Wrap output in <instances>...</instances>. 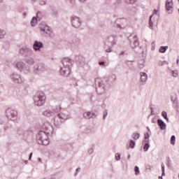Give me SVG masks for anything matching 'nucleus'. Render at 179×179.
Listing matches in <instances>:
<instances>
[{"mask_svg": "<svg viewBox=\"0 0 179 179\" xmlns=\"http://www.w3.org/2000/svg\"><path fill=\"white\" fill-rule=\"evenodd\" d=\"M117 77L114 74H111L108 77L101 79L100 78H96L94 80L95 89L97 94L101 96L102 94H106V92L111 87L113 82H115Z\"/></svg>", "mask_w": 179, "mask_h": 179, "instance_id": "obj_1", "label": "nucleus"}, {"mask_svg": "<svg viewBox=\"0 0 179 179\" xmlns=\"http://www.w3.org/2000/svg\"><path fill=\"white\" fill-rule=\"evenodd\" d=\"M42 129L43 131H40L36 134V141H38V145L47 146V145L50 144V138L48 136H50V134L54 132V128L50 122H46L42 125Z\"/></svg>", "mask_w": 179, "mask_h": 179, "instance_id": "obj_2", "label": "nucleus"}, {"mask_svg": "<svg viewBox=\"0 0 179 179\" xmlns=\"http://www.w3.org/2000/svg\"><path fill=\"white\" fill-rule=\"evenodd\" d=\"M62 64L63 67L60 68V74L62 76H69V75H71V68H72L73 61L69 57H65L62 59Z\"/></svg>", "mask_w": 179, "mask_h": 179, "instance_id": "obj_3", "label": "nucleus"}, {"mask_svg": "<svg viewBox=\"0 0 179 179\" xmlns=\"http://www.w3.org/2000/svg\"><path fill=\"white\" fill-rule=\"evenodd\" d=\"M45 94L41 91H39L36 92L34 96V103L35 106L41 107V106H43V104L45 103Z\"/></svg>", "mask_w": 179, "mask_h": 179, "instance_id": "obj_4", "label": "nucleus"}, {"mask_svg": "<svg viewBox=\"0 0 179 179\" xmlns=\"http://www.w3.org/2000/svg\"><path fill=\"white\" fill-rule=\"evenodd\" d=\"M13 65L15 68L18 69V71H20V72H24L25 73L30 72V67L27 66L26 64L22 61H15L14 62Z\"/></svg>", "mask_w": 179, "mask_h": 179, "instance_id": "obj_5", "label": "nucleus"}, {"mask_svg": "<svg viewBox=\"0 0 179 179\" xmlns=\"http://www.w3.org/2000/svg\"><path fill=\"white\" fill-rule=\"evenodd\" d=\"M39 29L46 37H54V32L51 31V29L47 24L44 23L40 24Z\"/></svg>", "mask_w": 179, "mask_h": 179, "instance_id": "obj_6", "label": "nucleus"}, {"mask_svg": "<svg viewBox=\"0 0 179 179\" xmlns=\"http://www.w3.org/2000/svg\"><path fill=\"white\" fill-rule=\"evenodd\" d=\"M6 115L9 121H16L17 120V110L8 108L6 110Z\"/></svg>", "mask_w": 179, "mask_h": 179, "instance_id": "obj_7", "label": "nucleus"}, {"mask_svg": "<svg viewBox=\"0 0 179 179\" xmlns=\"http://www.w3.org/2000/svg\"><path fill=\"white\" fill-rule=\"evenodd\" d=\"M128 40L130 43V46L131 47V48H137V47H139L138 36L131 34L130 36H128Z\"/></svg>", "mask_w": 179, "mask_h": 179, "instance_id": "obj_8", "label": "nucleus"}, {"mask_svg": "<svg viewBox=\"0 0 179 179\" xmlns=\"http://www.w3.org/2000/svg\"><path fill=\"white\" fill-rule=\"evenodd\" d=\"M45 71V64L43 63H37L34 66V72L36 75H40V73H43Z\"/></svg>", "mask_w": 179, "mask_h": 179, "instance_id": "obj_9", "label": "nucleus"}, {"mask_svg": "<svg viewBox=\"0 0 179 179\" xmlns=\"http://www.w3.org/2000/svg\"><path fill=\"white\" fill-rule=\"evenodd\" d=\"M71 23L74 29H80L82 27V21H80V18L76 16L71 17Z\"/></svg>", "mask_w": 179, "mask_h": 179, "instance_id": "obj_10", "label": "nucleus"}, {"mask_svg": "<svg viewBox=\"0 0 179 179\" xmlns=\"http://www.w3.org/2000/svg\"><path fill=\"white\" fill-rule=\"evenodd\" d=\"M115 24L119 29H125L128 26V21L125 18H117L115 22Z\"/></svg>", "mask_w": 179, "mask_h": 179, "instance_id": "obj_11", "label": "nucleus"}, {"mask_svg": "<svg viewBox=\"0 0 179 179\" xmlns=\"http://www.w3.org/2000/svg\"><path fill=\"white\" fill-rule=\"evenodd\" d=\"M20 54L22 57H31L33 55V50L27 46H23L20 49Z\"/></svg>", "mask_w": 179, "mask_h": 179, "instance_id": "obj_12", "label": "nucleus"}, {"mask_svg": "<svg viewBox=\"0 0 179 179\" xmlns=\"http://www.w3.org/2000/svg\"><path fill=\"white\" fill-rule=\"evenodd\" d=\"M10 78L14 83H23V81L24 80L22 76H20V74L17 73H13L10 74Z\"/></svg>", "mask_w": 179, "mask_h": 179, "instance_id": "obj_13", "label": "nucleus"}, {"mask_svg": "<svg viewBox=\"0 0 179 179\" xmlns=\"http://www.w3.org/2000/svg\"><path fill=\"white\" fill-rule=\"evenodd\" d=\"M118 41V37L116 35H110L107 38V40L105 43H108L111 47H114Z\"/></svg>", "mask_w": 179, "mask_h": 179, "instance_id": "obj_14", "label": "nucleus"}, {"mask_svg": "<svg viewBox=\"0 0 179 179\" xmlns=\"http://www.w3.org/2000/svg\"><path fill=\"white\" fill-rule=\"evenodd\" d=\"M44 48V44L41 41H35L33 45V49L34 51H40L41 48Z\"/></svg>", "mask_w": 179, "mask_h": 179, "instance_id": "obj_15", "label": "nucleus"}, {"mask_svg": "<svg viewBox=\"0 0 179 179\" xmlns=\"http://www.w3.org/2000/svg\"><path fill=\"white\" fill-rule=\"evenodd\" d=\"M57 117L64 122L66 120H69L71 118V115L68 113L64 112L57 114Z\"/></svg>", "mask_w": 179, "mask_h": 179, "instance_id": "obj_16", "label": "nucleus"}, {"mask_svg": "<svg viewBox=\"0 0 179 179\" xmlns=\"http://www.w3.org/2000/svg\"><path fill=\"white\" fill-rule=\"evenodd\" d=\"M43 115H44V117H54V115H55V113L54 112V110L47 109L43 112Z\"/></svg>", "mask_w": 179, "mask_h": 179, "instance_id": "obj_17", "label": "nucleus"}, {"mask_svg": "<svg viewBox=\"0 0 179 179\" xmlns=\"http://www.w3.org/2000/svg\"><path fill=\"white\" fill-rule=\"evenodd\" d=\"M62 122H64V120L59 119L58 116L54 118V125L56 128H59Z\"/></svg>", "mask_w": 179, "mask_h": 179, "instance_id": "obj_18", "label": "nucleus"}, {"mask_svg": "<svg viewBox=\"0 0 179 179\" xmlns=\"http://www.w3.org/2000/svg\"><path fill=\"white\" fill-rule=\"evenodd\" d=\"M113 47L114 46H111L108 43L105 42L103 48L106 52H113Z\"/></svg>", "mask_w": 179, "mask_h": 179, "instance_id": "obj_19", "label": "nucleus"}, {"mask_svg": "<svg viewBox=\"0 0 179 179\" xmlns=\"http://www.w3.org/2000/svg\"><path fill=\"white\" fill-rule=\"evenodd\" d=\"M83 117L85 120H90V118H93L94 117V113L88 111L83 113Z\"/></svg>", "mask_w": 179, "mask_h": 179, "instance_id": "obj_20", "label": "nucleus"}, {"mask_svg": "<svg viewBox=\"0 0 179 179\" xmlns=\"http://www.w3.org/2000/svg\"><path fill=\"white\" fill-rule=\"evenodd\" d=\"M157 124L160 129L162 130L166 129V123H164V122L162 119L157 120Z\"/></svg>", "mask_w": 179, "mask_h": 179, "instance_id": "obj_21", "label": "nucleus"}, {"mask_svg": "<svg viewBox=\"0 0 179 179\" xmlns=\"http://www.w3.org/2000/svg\"><path fill=\"white\" fill-rule=\"evenodd\" d=\"M166 10H171L173 8V0H166Z\"/></svg>", "mask_w": 179, "mask_h": 179, "instance_id": "obj_22", "label": "nucleus"}, {"mask_svg": "<svg viewBox=\"0 0 179 179\" xmlns=\"http://www.w3.org/2000/svg\"><path fill=\"white\" fill-rule=\"evenodd\" d=\"M140 76H141V82H146L148 80V74L145 72H141L140 73Z\"/></svg>", "mask_w": 179, "mask_h": 179, "instance_id": "obj_23", "label": "nucleus"}, {"mask_svg": "<svg viewBox=\"0 0 179 179\" xmlns=\"http://www.w3.org/2000/svg\"><path fill=\"white\" fill-rule=\"evenodd\" d=\"M24 62L27 65H34V59L31 57H27L24 59Z\"/></svg>", "mask_w": 179, "mask_h": 179, "instance_id": "obj_24", "label": "nucleus"}, {"mask_svg": "<svg viewBox=\"0 0 179 179\" xmlns=\"http://www.w3.org/2000/svg\"><path fill=\"white\" fill-rule=\"evenodd\" d=\"M138 68H140V69L145 68V59L143 57L138 60Z\"/></svg>", "mask_w": 179, "mask_h": 179, "instance_id": "obj_25", "label": "nucleus"}, {"mask_svg": "<svg viewBox=\"0 0 179 179\" xmlns=\"http://www.w3.org/2000/svg\"><path fill=\"white\" fill-rule=\"evenodd\" d=\"M161 166H162V176H159L158 178L159 179H163V177L166 176V169L164 166V163H162Z\"/></svg>", "mask_w": 179, "mask_h": 179, "instance_id": "obj_26", "label": "nucleus"}, {"mask_svg": "<svg viewBox=\"0 0 179 179\" xmlns=\"http://www.w3.org/2000/svg\"><path fill=\"white\" fill-rule=\"evenodd\" d=\"M38 19L36 17H33L31 20L30 24L32 27H34L37 24Z\"/></svg>", "mask_w": 179, "mask_h": 179, "instance_id": "obj_27", "label": "nucleus"}, {"mask_svg": "<svg viewBox=\"0 0 179 179\" xmlns=\"http://www.w3.org/2000/svg\"><path fill=\"white\" fill-rule=\"evenodd\" d=\"M80 44V41L79 39H74L71 43V47H78Z\"/></svg>", "mask_w": 179, "mask_h": 179, "instance_id": "obj_28", "label": "nucleus"}, {"mask_svg": "<svg viewBox=\"0 0 179 179\" xmlns=\"http://www.w3.org/2000/svg\"><path fill=\"white\" fill-rule=\"evenodd\" d=\"M131 138L136 141L138 138H141V134L134 132L131 134Z\"/></svg>", "mask_w": 179, "mask_h": 179, "instance_id": "obj_29", "label": "nucleus"}, {"mask_svg": "<svg viewBox=\"0 0 179 179\" xmlns=\"http://www.w3.org/2000/svg\"><path fill=\"white\" fill-rule=\"evenodd\" d=\"M61 105L56 106L55 108H53L52 110L54 113H59V111H61L62 110Z\"/></svg>", "mask_w": 179, "mask_h": 179, "instance_id": "obj_30", "label": "nucleus"}, {"mask_svg": "<svg viewBox=\"0 0 179 179\" xmlns=\"http://www.w3.org/2000/svg\"><path fill=\"white\" fill-rule=\"evenodd\" d=\"M169 48V46H161L159 49V52L164 53L166 51H167V49Z\"/></svg>", "mask_w": 179, "mask_h": 179, "instance_id": "obj_31", "label": "nucleus"}, {"mask_svg": "<svg viewBox=\"0 0 179 179\" xmlns=\"http://www.w3.org/2000/svg\"><path fill=\"white\" fill-rule=\"evenodd\" d=\"M5 34H6V31L0 29V39L3 38L5 37Z\"/></svg>", "mask_w": 179, "mask_h": 179, "instance_id": "obj_32", "label": "nucleus"}, {"mask_svg": "<svg viewBox=\"0 0 179 179\" xmlns=\"http://www.w3.org/2000/svg\"><path fill=\"white\" fill-rule=\"evenodd\" d=\"M162 116L163 117V118H164V120H166L167 121V122H169V117H167V112L162 111Z\"/></svg>", "mask_w": 179, "mask_h": 179, "instance_id": "obj_33", "label": "nucleus"}, {"mask_svg": "<svg viewBox=\"0 0 179 179\" xmlns=\"http://www.w3.org/2000/svg\"><path fill=\"white\" fill-rule=\"evenodd\" d=\"M134 171H135V176H139L141 174V171H139V166H135Z\"/></svg>", "mask_w": 179, "mask_h": 179, "instance_id": "obj_34", "label": "nucleus"}, {"mask_svg": "<svg viewBox=\"0 0 179 179\" xmlns=\"http://www.w3.org/2000/svg\"><path fill=\"white\" fill-rule=\"evenodd\" d=\"M149 148H150V145L149 144V143H146L143 145V150H144V152H148L149 150Z\"/></svg>", "mask_w": 179, "mask_h": 179, "instance_id": "obj_35", "label": "nucleus"}, {"mask_svg": "<svg viewBox=\"0 0 179 179\" xmlns=\"http://www.w3.org/2000/svg\"><path fill=\"white\" fill-rule=\"evenodd\" d=\"M171 75L172 76H173V78H177V76H178V71H177V70L171 71Z\"/></svg>", "mask_w": 179, "mask_h": 179, "instance_id": "obj_36", "label": "nucleus"}, {"mask_svg": "<svg viewBox=\"0 0 179 179\" xmlns=\"http://www.w3.org/2000/svg\"><path fill=\"white\" fill-rule=\"evenodd\" d=\"M135 145H136V143H135V141L131 139L129 141V146L131 149H134V148H135Z\"/></svg>", "mask_w": 179, "mask_h": 179, "instance_id": "obj_37", "label": "nucleus"}, {"mask_svg": "<svg viewBox=\"0 0 179 179\" xmlns=\"http://www.w3.org/2000/svg\"><path fill=\"white\" fill-rule=\"evenodd\" d=\"M42 17H43L42 13L40 11H38V13L36 14V19L40 21V20H41Z\"/></svg>", "mask_w": 179, "mask_h": 179, "instance_id": "obj_38", "label": "nucleus"}, {"mask_svg": "<svg viewBox=\"0 0 179 179\" xmlns=\"http://www.w3.org/2000/svg\"><path fill=\"white\" fill-rule=\"evenodd\" d=\"M103 120H106V118H107V115H108V112L107 111V109L103 110Z\"/></svg>", "mask_w": 179, "mask_h": 179, "instance_id": "obj_39", "label": "nucleus"}, {"mask_svg": "<svg viewBox=\"0 0 179 179\" xmlns=\"http://www.w3.org/2000/svg\"><path fill=\"white\" fill-rule=\"evenodd\" d=\"M152 17H153V15H150L149 17V26L150 29L153 27V21H152Z\"/></svg>", "mask_w": 179, "mask_h": 179, "instance_id": "obj_40", "label": "nucleus"}, {"mask_svg": "<svg viewBox=\"0 0 179 179\" xmlns=\"http://www.w3.org/2000/svg\"><path fill=\"white\" fill-rule=\"evenodd\" d=\"M171 145H176V136H174V135L171 136Z\"/></svg>", "mask_w": 179, "mask_h": 179, "instance_id": "obj_41", "label": "nucleus"}, {"mask_svg": "<svg viewBox=\"0 0 179 179\" xmlns=\"http://www.w3.org/2000/svg\"><path fill=\"white\" fill-rule=\"evenodd\" d=\"M124 2L127 4H132V3H135L136 0H124Z\"/></svg>", "mask_w": 179, "mask_h": 179, "instance_id": "obj_42", "label": "nucleus"}, {"mask_svg": "<svg viewBox=\"0 0 179 179\" xmlns=\"http://www.w3.org/2000/svg\"><path fill=\"white\" fill-rule=\"evenodd\" d=\"M115 159L117 160V162L121 160V155L120 153H116L115 155Z\"/></svg>", "mask_w": 179, "mask_h": 179, "instance_id": "obj_43", "label": "nucleus"}, {"mask_svg": "<svg viewBox=\"0 0 179 179\" xmlns=\"http://www.w3.org/2000/svg\"><path fill=\"white\" fill-rule=\"evenodd\" d=\"M93 152H94V148H90L88 149L89 155H92Z\"/></svg>", "mask_w": 179, "mask_h": 179, "instance_id": "obj_44", "label": "nucleus"}, {"mask_svg": "<svg viewBox=\"0 0 179 179\" xmlns=\"http://www.w3.org/2000/svg\"><path fill=\"white\" fill-rule=\"evenodd\" d=\"M40 5H45L47 3V0H39Z\"/></svg>", "mask_w": 179, "mask_h": 179, "instance_id": "obj_45", "label": "nucleus"}, {"mask_svg": "<svg viewBox=\"0 0 179 179\" xmlns=\"http://www.w3.org/2000/svg\"><path fill=\"white\" fill-rule=\"evenodd\" d=\"M80 171V167H78L76 169V173H74V177H76L78 176V173Z\"/></svg>", "mask_w": 179, "mask_h": 179, "instance_id": "obj_46", "label": "nucleus"}, {"mask_svg": "<svg viewBox=\"0 0 179 179\" xmlns=\"http://www.w3.org/2000/svg\"><path fill=\"white\" fill-rule=\"evenodd\" d=\"M166 164L168 167H170V166H171V159H170V157H168V161Z\"/></svg>", "mask_w": 179, "mask_h": 179, "instance_id": "obj_47", "label": "nucleus"}, {"mask_svg": "<svg viewBox=\"0 0 179 179\" xmlns=\"http://www.w3.org/2000/svg\"><path fill=\"white\" fill-rule=\"evenodd\" d=\"M52 15H54V16H56V15H58V11L57 10L52 9Z\"/></svg>", "mask_w": 179, "mask_h": 179, "instance_id": "obj_48", "label": "nucleus"}, {"mask_svg": "<svg viewBox=\"0 0 179 179\" xmlns=\"http://www.w3.org/2000/svg\"><path fill=\"white\" fill-rule=\"evenodd\" d=\"M98 64L100 66H104L106 65L105 62H99Z\"/></svg>", "mask_w": 179, "mask_h": 179, "instance_id": "obj_49", "label": "nucleus"}, {"mask_svg": "<svg viewBox=\"0 0 179 179\" xmlns=\"http://www.w3.org/2000/svg\"><path fill=\"white\" fill-rule=\"evenodd\" d=\"M169 62L167 61L161 62V66H163V65H167Z\"/></svg>", "mask_w": 179, "mask_h": 179, "instance_id": "obj_50", "label": "nucleus"}, {"mask_svg": "<svg viewBox=\"0 0 179 179\" xmlns=\"http://www.w3.org/2000/svg\"><path fill=\"white\" fill-rule=\"evenodd\" d=\"M149 133L148 132L144 134L145 139H149Z\"/></svg>", "mask_w": 179, "mask_h": 179, "instance_id": "obj_51", "label": "nucleus"}, {"mask_svg": "<svg viewBox=\"0 0 179 179\" xmlns=\"http://www.w3.org/2000/svg\"><path fill=\"white\" fill-rule=\"evenodd\" d=\"M85 132H86V134H91V132H92V131L91 129L87 128V129H86Z\"/></svg>", "mask_w": 179, "mask_h": 179, "instance_id": "obj_52", "label": "nucleus"}, {"mask_svg": "<svg viewBox=\"0 0 179 179\" xmlns=\"http://www.w3.org/2000/svg\"><path fill=\"white\" fill-rule=\"evenodd\" d=\"M3 124V120H2V117L0 116V125H2Z\"/></svg>", "mask_w": 179, "mask_h": 179, "instance_id": "obj_53", "label": "nucleus"}, {"mask_svg": "<svg viewBox=\"0 0 179 179\" xmlns=\"http://www.w3.org/2000/svg\"><path fill=\"white\" fill-rule=\"evenodd\" d=\"M32 156H33V152H31L29 157V160H31Z\"/></svg>", "mask_w": 179, "mask_h": 179, "instance_id": "obj_54", "label": "nucleus"}, {"mask_svg": "<svg viewBox=\"0 0 179 179\" xmlns=\"http://www.w3.org/2000/svg\"><path fill=\"white\" fill-rule=\"evenodd\" d=\"M153 15H157V10H156V9L154 10L152 16H153Z\"/></svg>", "mask_w": 179, "mask_h": 179, "instance_id": "obj_55", "label": "nucleus"}, {"mask_svg": "<svg viewBox=\"0 0 179 179\" xmlns=\"http://www.w3.org/2000/svg\"><path fill=\"white\" fill-rule=\"evenodd\" d=\"M151 110V115H155V113H153V108H150Z\"/></svg>", "mask_w": 179, "mask_h": 179, "instance_id": "obj_56", "label": "nucleus"}, {"mask_svg": "<svg viewBox=\"0 0 179 179\" xmlns=\"http://www.w3.org/2000/svg\"><path fill=\"white\" fill-rule=\"evenodd\" d=\"M116 2L117 3H121V2H122V0H116Z\"/></svg>", "mask_w": 179, "mask_h": 179, "instance_id": "obj_57", "label": "nucleus"}, {"mask_svg": "<svg viewBox=\"0 0 179 179\" xmlns=\"http://www.w3.org/2000/svg\"><path fill=\"white\" fill-rule=\"evenodd\" d=\"M176 64H177V65H178V64H179V57H178V58H177Z\"/></svg>", "mask_w": 179, "mask_h": 179, "instance_id": "obj_58", "label": "nucleus"}, {"mask_svg": "<svg viewBox=\"0 0 179 179\" xmlns=\"http://www.w3.org/2000/svg\"><path fill=\"white\" fill-rule=\"evenodd\" d=\"M129 159H131V155H129L127 156V159L129 160Z\"/></svg>", "mask_w": 179, "mask_h": 179, "instance_id": "obj_59", "label": "nucleus"}, {"mask_svg": "<svg viewBox=\"0 0 179 179\" xmlns=\"http://www.w3.org/2000/svg\"><path fill=\"white\" fill-rule=\"evenodd\" d=\"M80 2H86L87 0H79Z\"/></svg>", "mask_w": 179, "mask_h": 179, "instance_id": "obj_60", "label": "nucleus"}, {"mask_svg": "<svg viewBox=\"0 0 179 179\" xmlns=\"http://www.w3.org/2000/svg\"><path fill=\"white\" fill-rule=\"evenodd\" d=\"M147 129H148V132H150V129L149 128V127H147Z\"/></svg>", "mask_w": 179, "mask_h": 179, "instance_id": "obj_61", "label": "nucleus"}, {"mask_svg": "<svg viewBox=\"0 0 179 179\" xmlns=\"http://www.w3.org/2000/svg\"><path fill=\"white\" fill-rule=\"evenodd\" d=\"M23 16H27V13H23Z\"/></svg>", "mask_w": 179, "mask_h": 179, "instance_id": "obj_62", "label": "nucleus"}, {"mask_svg": "<svg viewBox=\"0 0 179 179\" xmlns=\"http://www.w3.org/2000/svg\"><path fill=\"white\" fill-rule=\"evenodd\" d=\"M124 51L121 52L120 55H124Z\"/></svg>", "mask_w": 179, "mask_h": 179, "instance_id": "obj_63", "label": "nucleus"}, {"mask_svg": "<svg viewBox=\"0 0 179 179\" xmlns=\"http://www.w3.org/2000/svg\"><path fill=\"white\" fill-rule=\"evenodd\" d=\"M38 162H41V158H38Z\"/></svg>", "mask_w": 179, "mask_h": 179, "instance_id": "obj_64", "label": "nucleus"}]
</instances>
